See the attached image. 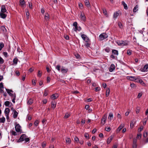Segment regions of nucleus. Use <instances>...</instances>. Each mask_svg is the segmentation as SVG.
<instances>
[{
  "instance_id": "obj_1",
  "label": "nucleus",
  "mask_w": 148,
  "mask_h": 148,
  "mask_svg": "<svg viewBox=\"0 0 148 148\" xmlns=\"http://www.w3.org/2000/svg\"><path fill=\"white\" fill-rule=\"evenodd\" d=\"M15 130L18 133H22V130L21 129V127L19 124H17L16 123H15Z\"/></svg>"
},
{
  "instance_id": "obj_2",
  "label": "nucleus",
  "mask_w": 148,
  "mask_h": 148,
  "mask_svg": "<svg viewBox=\"0 0 148 148\" xmlns=\"http://www.w3.org/2000/svg\"><path fill=\"white\" fill-rule=\"evenodd\" d=\"M108 37V35L105 33H103L101 34L99 36L100 40H102L107 38Z\"/></svg>"
},
{
  "instance_id": "obj_3",
  "label": "nucleus",
  "mask_w": 148,
  "mask_h": 148,
  "mask_svg": "<svg viewBox=\"0 0 148 148\" xmlns=\"http://www.w3.org/2000/svg\"><path fill=\"white\" fill-rule=\"evenodd\" d=\"M26 137V135L25 134H22L20 136L19 139L17 141L18 143L22 142L24 140L25 138Z\"/></svg>"
},
{
  "instance_id": "obj_4",
  "label": "nucleus",
  "mask_w": 148,
  "mask_h": 148,
  "mask_svg": "<svg viewBox=\"0 0 148 148\" xmlns=\"http://www.w3.org/2000/svg\"><path fill=\"white\" fill-rule=\"evenodd\" d=\"M107 118V116L106 115H104L101 119V123L103 125H104L106 123Z\"/></svg>"
},
{
  "instance_id": "obj_5",
  "label": "nucleus",
  "mask_w": 148,
  "mask_h": 148,
  "mask_svg": "<svg viewBox=\"0 0 148 148\" xmlns=\"http://www.w3.org/2000/svg\"><path fill=\"white\" fill-rule=\"evenodd\" d=\"M6 90L9 95L10 96L12 97L13 98L14 97H16L15 94L14 95L13 94L11 93V92H13V91L12 90H10L8 89H6Z\"/></svg>"
},
{
  "instance_id": "obj_6",
  "label": "nucleus",
  "mask_w": 148,
  "mask_h": 148,
  "mask_svg": "<svg viewBox=\"0 0 148 148\" xmlns=\"http://www.w3.org/2000/svg\"><path fill=\"white\" fill-rule=\"evenodd\" d=\"M137 140L136 138H134L133 140V144L132 145V148H137Z\"/></svg>"
},
{
  "instance_id": "obj_7",
  "label": "nucleus",
  "mask_w": 148,
  "mask_h": 148,
  "mask_svg": "<svg viewBox=\"0 0 148 148\" xmlns=\"http://www.w3.org/2000/svg\"><path fill=\"white\" fill-rule=\"evenodd\" d=\"M25 3L24 0H20L19 5L22 8H24L25 6Z\"/></svg>"
},
{
  "instance_id": "obj_8",
  "label": "nucleus",
  "mask_w": 148,
  "mask_h": 148,
  "mask_svg": "<svg viewBox=\"0 0 148 148\" xmlns=\"http://www.w3.org/2000/svg\"><path fill=\"white\" fill-rule=\"evenodd\" d=\"M68 70V69L65 68L64 66H62L61 69V72L63 74L66 73L67 72Z\"/></svg>"
},
{
  "instance_id": "obj_9",
  "label": "nucleus",
  "mask_w": 148,
  "mask_h": 148,
  "mask_svg": "<svg viewBox=\"0 0 148 148\" xmlns=\"http://www.w3.org/2000/svg\"><path fill=\"white\" fill-rule=\"evenodd\" d=\"M81 37L83 40L86 41V42H88L89 39L88 37H87L84 34H82L81 35Z\"/></svg>"
},
{
  "instance_id": "obj_10",
  "label": "nucleus",
  "mask_w": 148,
  "mask_h": 148,
  "mask_svg": "<svg viewBox=\"0 0 148 148\" xmlns=\"http://www.w3.org/2000/svg\"><path fill=\"white\" fill-rule=\"evenodd\" d=\"M117 43L118 45L120 46H124L127 45V43L122 41H118L117 42Z\"/></svg>"
},
{
  "instance_id": "obj_11",
  "label": "nucleus",
  "mask_w": 148,
  "mask_h": 148,
  "mask_svg": "<svg viewBox=\"0 0 148 148\" xmlns=\"http://www.w3.org/2000/svg\"><path fill=\"white\" fill-rule=\"evenodd\" d=\"M58 97V94L55 93L53 94L51 97V98L53 100L57 99Z\"/></svg>"
},
{
  "instance_id": "obj_12",
  "label": "nucleus",
  "mask_w": 148,
  "mask_h": 148,
  "mask_svg": "<svg viewBox=\"0 0 148 148\" xmlns=\"http://www.w3.org/2000/svg\"><path fill=\"white\" fill-rule=\"evenodd\" d=\"M7 12L6 7L4 5H2L1 6V12L5 13Z\"/></svg>"
},
{
  "instance_id": "obj_13",
  "label": "nucleus",
  "mask_w": 148,
  "mask_h": 148,
  "mask_svg": "<svg viewBox=\"0 0 148 148\" xmlns=\"http://www.w3.org/2000/svg\"><path fill=\"white\" fill-rule=\"evenodd\" d=\"M136 82H139L140 84H141L143 86H145L146 84H145L143 81L141 79L139 78H138L137 79V81Z\"/></svg>"
},
{
  "instance_id": "obj_14",
  "label": "nucleus",
  "mask_w": 148,
  "mask_h": 148,
  "mask_svg": "<svg viewBox=\"0 0 148 148\" xmlns=\"http://www.w3.org/2000/svg\"><path fill=\"white\" fill-rule=\"evenodd\" d=\"M115 66L113 64H112L110 66V69H109V71L110 72H112L115 69Z\"/></svg>"
},
{
  "instance_id": "obj_15",
  "label": "nucleus",
  "mask_w": 148,
  "mask_h": 148,
  "mask_svg": "<svg viewBox=\"0 0 148 148\" xmlns=\"http://www.w3.org/2000/svg\"><path fill=\"white\" fill-rule=\"evenodd\" d=\"M73 25L75 27L74 29V31L77 32V23L76 22H74L73 24Z\"/></svg>"
},
{
  "instance_id": "obj_16",
  "label": "nucleus",
  "mask_w": 148,
  "mask_h": 148,
  "mask_svg": "<svg viewBox=\"0 0 148 148\" xmlns=\"http://www.w3.org/2000/svg\"><path fill=\"white\" fill-rule=\"evenodd\" d=\"M124 127V125L123 124H121V125L118 127L117 129L116 130V132L117 133H118L119 132V131L121 130V129Z\"/></svg>"
},
{
  "instance_id": "obj_17",
  "label": "nucleus",
  "mask_w": 148,
  "mask_h": 148,
  "mask_svg": "<svg viewBox=\"0 0 148 148\" xmlns=\"http://www.w3.org/2000/svg\"><path fill=\"white\" fill-rule=\"evenodd\" d=\"M148 68V65L146 64L144 66L143 68L142 69V71L144 72L147 71Z\"/></svg>"
},
{
  "instance_id": "obj_18",
  "label": "nucleus",
  "mask_w": 148,
  "mask_h": 148,
  "mask_svg": "<svg viewBox=\"0 0 148 148\" xmlns=\"http://www.w3.org/2000/svg\"><path fill=\"white\" fill-rule=\"evenodd\" d=\"M0 16L1 18H5L6 17L7 15L6 14L4 13H0Z\"/></svg>"
},
{
  "instance_id": "obj_19",
  "label": "nucleus",
  "mask_w": 148,
  "mask_h": 148,
  "mask_svg": "<svg viewBox=\"0 0 148 148\" xmlns=\"http://www.w3.org/2000/svg\"><path fill=\"white\" fill-rule=\"evenodd\" d=\"M56 106V103L55 101H53L51 102V108L54 109Z\"/></svg>"
},
{
  "instance_id": "obj_20",
  "label": "nucleus",
  "mask_w": 148,
  "mask_h": 148,
  "mask_svg": "<svg viewBox=\"0 0 148 148\" xmlns=\"http://www.w3.org/2000/svg\"><path fill=\"white\" fill-rule=\"evenodd\" d=\"M18 60L17 57L15 58L13 60V62L14 64L16 65L17 64Z\"/></svg>"
},
{
  "instance_id": "obj_21",
  "label": "nucleus",
  "mask_w": 148,
  "mask_h": 148,
  "mask_svg": "<svg viewBox=\"0 0 148 148\" xmlns=\"http://www.w3.org/2000/svg\"><path fill=\"white\" fill-rule=\"evenodd\" d=\"M113 115L112 113H110L109 114L108 116V119H110V121H111V120L113 119Z\"/></svg>"
},
{
  "instance_id": "obj_22",
  "label": "nucleus",
  "mask_w": 148,
  "mask_h": 148,
  "mask_svg": "<svg viewBox=\"0 0 148 148\" xmlns=\"http://www.w3.org/2000/svg\"><path fill=\"white\" fill-rule=\"evenodd\" d=\"M18 113L17 111L15 110H14L13 114V117L14 118H16L18 116Z\"/></svg>"
},
{
  "instance_id": "obj_23",
  "label": "nucleus",
  "mask_w": 148,
  "mask_h": 148,
  "mask_svg": "<svg viewBox=\"0 0 148 148\" xmlns=\"http://www.w3.org/2000/svg\"><path fill=\"white\" fill-rule=\"evenodd\" d=\"M1 29L2 31L4 33H5L7 31L5 27L4 26H1Z\"/></svg>"
},
{
  "instance_id": "obj_24",
  "label": "nucleus",
  "mask_w": 148,
  "mask_h": 148,
  "mask_svg": "<svg viewBox=\"0 0 148 148\" xmlns=\"http://www.w3.org/2000/svg\"><path fill=\"white\" fill-rule=\"evenodd\" d=\"M113 139V137L110 136L107 139V143L108 144H109Z\"/></svg>"
},
{
  "instance_id": "obj_25",
  "label": "nucleus",
  "mask_w": 148,
  "mask_h": 148,
  "mask_svg": "<svg viewBox=\"0 0 148 148\" xmlns=\"http://www.w3.org/2000/svg\"><path fill=\"white\" fill-rule=\"evenodd\" d=\"M85 5L88 7L90 6V5L89 1L88 0H86L85 1Z\"/></svg>"
},
{
  "instance_id": "obj_26",
  "label": "nucleus",
  "mask_w": 148,
  "mask_h": 148,
  "mask_svg": "<svg viewBox=\"0 0 148 148\" xmlns=\"http://www.w3.org/2000/svg\"><path fill=\"white\" fill-rule=\"evenodd\" d=\"M10 112V109L8 108H6L5 109V115L6 114L9 115Z\"/></svg>"
},
{
  "instance_id": "obj_27",
  "label": "nucleus",
  "mask_w": 148,
  "mask_h": 148,
  "mask_svg": "<svg viewBox=\"0 0 148 148\" xmlns=\"http://www.w3.org/2000/svg\"><path fill=\"white\" fill-rule=\"evenodd\" d=\"M80 16L82 20L83 21H85L86 19V17L84 14L81 13Z\"/></svg>"
},
{
  "instance_id": "obj_28",
  "label": "nucleus",
  "mask_w": 148,
  "mask_h": 148,
  "mask_svg": "<svg viewBox=\"0 0 148 148\" xmlns=\"http://www.w3.org/2000/svg\"><path fill=\"white\" fill-rule=\"evenodd\" d=\"M122 4L124 8L125 9L127 10V9L128 8L127 5V4L125 3V2H124L123 1H122Z\"/></svg>"
},
{
  "instance_id": "obj_29",
  "label": "nucleus",
  "mask_w": 148,
  "mask_h": 148,
  "mask_svg": "<svg viewBox=\"0 0 148 148\" xmlns=\"http://www.w3.org/2000/svg\"><path fill=\"white\" fill-rule=\"evenodd\" d=\"M130 86L133 89H135L136 88V86L134 83H131L130 84Z\"/></svg>"
},
{
  "instance_id": "obj_30",
  "label": "nucleus",
  "mask_w": 148,
  "mask_h": 148,
  "mask_svg": "<svg viewBox=\"0 0 148 148\" xmlns=\"http://www.w3.org/2000/svg\"><path fill=\"white\" fill-rule=\"evenodd\" d=\"M10 133H11L12 135L16 136L17 135L16 132L13 130H11Z\"/></svg>"
},
{
  "instance_id": "obj_31",
  "label": "nucleus",
  "mask_w": 148,
  "mask_h": 148,
  "mask_svg": "<svg viewBox=\"0 0 148 148\" xmlns=\"http://www.w3.org/2000/svg\"><path fill=\"white\" fill-rule=\"evenodd\" d=\"M112 53L113 54L116 55H118V52L117 50L114 49L112 50Z\"/></svg>"
},
{
  "instance_id": "obj_32",
  "label": "nucleus",
  "mask_w": 148,
  "mask_h": 148,
  "mask_svg": "<svg viewBox=\"0 0 148 148\" xmlns=\"http://www.w3.org/2000/svg\"><path fill=\"white\" fill-rule=\"evenodd\" d=\"M45 19L46 21H48L49 19V16L48 13L45 14Z\"/></svg>"
},
{
  "instance_id": "obj_33",
  "label": "nucleus",
  "mask_w": 148,
  "mask_h": 148,
  "mask_svg": "<svg viewBox=\"0 0 148 148\" xmlns=\"http://www.w3.org/2000/svg\"><path fill=\"white\" fill-rule=\"evenodd\" d=\"M110 92V89L109 88H107L106 90V96L108 97L109 95V93Z\"/></svg>"
},
{
  "instance_id": "obj_34",
  "label": "nucleus",
  "mask_w": 148,
  "mask_h": 148,
  "mask_svg": "<svg viewBox=\"0 0 148 148\" xmlns=\"http://www.w3.org/2000/svg\"><path fill=\"white\" fill-rule=\"evenodd\" d=\"M138 5H136L133 9V12H136L138 10Z\"/></svg>"
},
{
  "instance_id": "obj_35",
  "label": "nucleus",
  "mask_w": 148,
  "mask_h": 148,
  "mask_svg": "<svg viewBox=\"0 0 148 148\" xmlns=\"http://www.w3.org/2000/svg\"><path fill=\"white\" fill-rule=\"evenodd\" d=\"M137 79L138 78H136L135 77H132L130 76V80H136V81H137Z\"/></svg>"
},
{
  "instance_id": "obj_36",
  "label": "nucleus",
  "mask_w": 148,
  "mask_h": 148,
  "mask_svg": "<svg viewBox=\"0 0 148 148\" xmlns=\"http://www.w3.org/2000/svg\"><path fill=\"white\" fill-rule=\"evenodd\" d=\"M119 15V14L117 12H116L114 13L113 18H116Z\"/></svg>"
},
{
  "instance_id": "obj_37",
  "label": "nucleus",
  "mask_w": 148,
  "mask_h": 148,
  "mask_svg": "<svg viewBox=\"0 0 148 148\" xmlns=\"http://www.w3.org/2000/svg\"><path fill=\"white\" fill-rule=\"evenodd\" d=\"M5 121V119L4 117L0 118V122L4 123Z\"/></svg>"
},
{
  "instance_id": "obj_38",
  "label": "nucleus",
  "mask_w": 148,
  "mask_h": 148,
  "mask_svg": "<svg viewBox=\"0 0 148 148\" xmlns=\"http://www.w3.org/2000/svg\"><path fill=\"white\" fill-rule=\"evenodd\" d=\"M26 14L27 19H28L29 18V13L28 10L27 11H26Z\"/></svg>"
},
{
  "instance_id": "obj_39",
  "label": "nucleus",
  "mask_w": 148,
  "mask_h": 148,
  "mask_svg": "<svg viewBox=\"0 0 148 148\" xmlns=\"http://www.w3.org/2000/svg\"><path fill=\"white\" fill-rule=\"evenodd\" d=\"M102 9L103 10V12L104 14H105V15H107V11L106 9L104 8H102Z\"/></svg>"
},
{
  "instance_id": "obj_40",
  "label": "nucleus",
  "mask_w": 148,
  "mask_h": 148,
  "mask_svg": "<svg viewBox=\"0 0 148 148\" xmlns=\"http://www.w3.org/2000/svg\"><path fill=\"white\" fill-rule=\"evenodd\" d=\"M33 102V100L31 99H30L28 100L27 102V104L29 105H30L32 104Z\"/></svg>"
},
{
  "instance_id": "obj_41",
  "label": "nucleus",
  "mask_w": 148,
  "mask_h": 148,
  "mask_svg": "<svg viewBox=\"0 0 148 148\" xmlns=\"http://www.w3.org/2000/svg\"><path fill=\"white\" fill-rule=\"evenodd\" d=\"M66 143L68 144H70L71 142V140L70 138H67L66 140Z\"/></svg>"
},
{
  "instance_id": "obj_42",
  "label": "nucleus",
  "mask_w": 148,
  "mask_h": 148,
  "mask_svg": "<svg viewBox=\"0 0 148 148\" xmlns=\"http://www.w3.org/2000/svg\"><path fill=\"white\" fill-rule=\"evenodd\" d=\"M135 121H132L130 123V127H132H132L134 123H135Z\"/></svg>"
},
{
  "instance_id": "obj_43",
  "label": "nucleus",
  "mask_w": 148,
  "mask_h": 148,
  "mask_svg": "<svg viewBox=\"0 0 148 148\" xmlns=\"http://www.w3.org/2000/svg\"><path fill=\"white\" fill-rule=\"evenodd\" d=\"M39 123V121L38 120H36L34 122V125L35 126H37Z\"/></svg>"
},
{
  "instance_id": "obj_44",
  "label": "nucleus",
  "mask_w": 148,
  "mask_h": 148,
  "mask_svg": "<svg viewBox=\"0 0 148 148\" xmlns=\"http://www.w3.org/2000/svg\"><path fill=\"white\" fill-rule=\"evenodd\" d=\"M61 66L60 65H58L56 67V69L58 71H60Z\"/></svg>"
},
{
  "instance_id": "obj_45",
  "label": "nucleus",
  "mask_w": 148,
  "mask_h": 148,
  "mask_svg": "<svg viewBox=\"0 0 148 148\" xmlns=\"http://www.w3.org/2000/svg\"><path fill=\"white\" fill-rule=\"evenodd\" d=\"M42 75V72H40V71H39L37 74V76L38 77H40Z\"/></svg>"
},
{
  "instance_id": "obj_46",
  "label": "nucleus",
  "mask_w": 148,
  "mask_h": 148,
  "mask_svg": "<svg viewBox=\"0 0 148 148\" xmlns=\"http://www.w3.org/2000/svg\"><path fill=\"white\" fill-rule=\"evenodd\" d=\"M10 102L9 101H6L4 103L5 105L6 106H8L10 104Z\"/></svg>"
},
{
  "instance_id": "obj_47",
  "label": "nucleus",
  "mask_w": 148,
  "mask_h": 148,
  "mask_svg": "<svg viewBox=\"0 0 148 148\" xmlns=\"http://www.w3.org/2000/svg\"><path fill=\"white\" fill-rule=\"evenodd\" d=\"M84 136L87 139H89V135L87 133H85L84 134Z\"/></svg>"
},
{
  "instance_id": "obj_48",
  "label": "nucleus",
  "mask_w": 148,
  "mask_h": 148,
  "mask_svg": "<svg viewBox=\"0 0 148 148\" xmlns=\"http://www.w3.org/2000/svg\"><path fill=\"white\" fill-rule=\"evenodd\" d=\"M4 62V60L0 56V64H2Z\"/></svg>"
},
{
  "instance_id": "obj_49",
  "label": "nucleus",
  "mask_w": 148,
  "mask_h": 148,
  "mask_svg": "<svg viewBox=\"0 0 148 148\" xmlns=\"http://www.w3.org/2000/svg\"><path fill=\"white\" fill-rule=\"evenodd\" d=\"M4 45L3 43H0V51L1 50L2 48L4 47Z\"/></svg>"
},
{
  "instance_id": "obj_50",
  "label": "nucleus",
  "mask_w": 148,
  "mask_h": 148,
  "mask_svg": "<svg viewBox=\"0 0 148 148\" xmlns=\"http://www.w3.org/2000/svg\"><path fill=\"white\" fill-rule=\"evenodd\" d=\"M48 93V90H45L44 92V93L43 95L45 96H46L47 95Z\"/></svg>"
},
{
  "instance_id": "obj_51",
  "label": "nucleus",
  "mask_w": 148,
  "mask_h": 148,
  "mask_svg": "<svg viewBox=\"0 0 148 148\" xmlns=\"http://www.w3.org/2000/svg\"><path fill=\"white\" fill-rule=\"evenodd\" d=\"M118 25L119 27L120 28H121V29L123 28V25H122L121 23L120 22H119L118 23Z\"/></svg>"
},
{
  "instance_id": "obj_52",
  "label": "nucleus",
  "mask_w": 148,
  "mask_h": 148,
  "mask_svg": "<svg viewBox=\"0 0 148 148\" xmlns=\"http://www.w3.org/2000/svg\"><path fill=\"white\" fill-rule=\"evenodd\" d=\"M110 51V49L109 47H107L105 49V51L107 52H109Z\"/></svg>"
},
{
  "instance_id": "obj_53",
  "label": "nucleus",
  "mask_w": 148,
  "mask_h": 148,
  "mask_svg": "<svg viewBox=\"0 0 148 148\" xmlns=\"http://www.w3.org/2000/svg\"><path fill=\"white\" fill-rule=\"evenodd\" d=\"M143 136L144 137H146L147 136V132L146 131H145L143 133Z\"/></svg>"
},
{
  "instance_id": "obj_54",
  "label": "nucleus",
  "mask_w": 148,
  "mask_h": 148,
  "mask_svg": "<svg viewBox=\"0 0 148 148\" xmlns=\"http://www.w3.org/2000/svg\"><path fill=\"white\" fill-rule=\"evenodd\" d=\"M70 114L69 113H67L66 114L65 116H64V118H68L69 116H70Z\"/></svg>"
},
{
  "instance_id": "obj_55",
  "label": "nucleus",
  "mask_w": 148,
  "mask_h": 148,
  "mask_svg": "<svg viewBox=\"0 0 148 148\" xmlns=\"http://www.w3.org/2000/svg\"><path fill=\"white\" fill-rule=\"evenodd\" d=\"M3 53L5 57L7 58L8 57V55L7 52H3Z\"/></svg>"
},
{
  "instance_id": "obj_56",
  "label": "nucleus",
  "mask_w": 148,
  "mask_h": 148,
  "mask_svg": "<svg viewBox=\"0 0 148 148\" xmlns=\"http://www.w3.org/2000/svg\"><path fill=\"white\" fill-rule=\"evenodd\" d=\"M141 134H138L137 136V138L138 139H140L141 138Z\"/></svg>"
},
{
  "instance_id": "obj_57",
  "label": "nucleus",
  "mask_w": 148,
  "mask_h": 148,
  "mask_svg": "<svg viewBox=\"0 0 148 148\" xmlns=\"http://www.w3.org/2000/svg\"><path fill=\"white\" fill-rule=\"evenodd\" d=\"M29 6L30 9L32 8V3H29Z\"/></svg>"
},
{
  "instance_id": "obj_58",
  "label": "nucleus",
  "mask_w": 148,
  "mask_h": 148,
  "mask_svg": "<svg viewBox=\"0 0 148 148\" xmlns=\"http://www.w3.org/2000/svg\"><path fill=\"white\" fill-rule=\"evenodd\" d=\"M74 139L75 141L77 143H78V141L79 140V138H78L76 136H75L74 137Z\"/></svg>"
},
{
  "instance_id": "obj_59",
  "label": "nucleus",
  "mask_w": 148,
  "mask_h": 148,
  "mask_svg": "<svg viewBox=\"0 0 148 148\" xmlns=\"http://www.w3.org/2000/svg\"><path fill=\"white\" fill-rule=\"evenodd\" d=\"M95 89L96 92L99 91L101 89L100 87H97L95 88Z\"/></svg>"
},
{
  "instance_id": "obj_60",
  "label": "nucleus",
  "mask_w": 148,
  "mask_h": 148,
  "mask_svg": "<svg viewBox=\"0 0 148 148\" xmlns=\"http://www.w3.org/2000/svg\"><path fill=\"white\" fill-rule=\"evenodd\" d=\"M46 143L45 142H43L42 143V147L43 148H44L46 146Z\"/></svg>"
},
{
  "instance_id": "obj_61",
  "label": "nucleus",
  "mask_w": 148,
  "mask_h": 148,
  "mask_svg": "<svg viewBox=\"0 0 148 148\" xmlns=\"http://www.w3.org/2000/svg\"><path fill=\"white\" fill-rule=\"evenodd\" d=\"M85 120L82 119L81 122V123L82 125H83L85 123Z\"/></svg>"
},
{
  "instance_id": "obj_62",
  "label": "nucleus",
  "mask_w": 148,
  "mask_h": 148,
  "mask_svg": "<svg viewBox=\"0 0 148 148\" xmlns=\"http://www.w3.org/2000/svg\"><path fill=\"white\" fill-rule=\"evenodd\" d=\"M105 130L106 131L108 132H109L110 130L111 129L110 127H106L105 128Z\"/></svg>"
},
{
  "instance_id": "obj_63",
  "label": "nucleus",
  "mask_w": 148,
  "mask_h": 148,
  "mask_svg": "<svg viewBox=\"0 0 148 148\" xmlns=\"http://www.w3.org/2000/svg\"><path fill=\"white\" fill-rule=\"evenodd\" d=\"M30 139L29 138H26V137L25 138L24 140L26 142H27L29 141Z\"/></svg>"
},
{
  "instance_id": "obj_64",
  "label": "nucleus",
  "mask_w": 148,
  "mask_h": 148,
  "mask_svg": "<svg viewBox=\"0 0 148 148\" xmlns=\"http://www.w3.org/2000/svg\"><path fill=\"white\" fill-rule=\"evenodd\" d=\"M79 6L81 9H82L83 8V5L81 3H79Z\"/></svg>"
}]
</instances>
